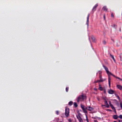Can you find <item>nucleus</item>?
Instances as JSON below:
<instances>
[{"mask_svg":"<svg viewBox=\"0 0 122 122\" xmlns=\"http://www.w3.org/2000/svg\"><path fill=\"white\" fill-rule=\"evenodd\" d=\"M118 117L117 115H114L113 116V118L115 119H117Z\"/></svg>","mask_w":122,"mask_h":122,"instance_id":"a211bd4d","label":"nucleus"},{"mask_svg":"<svg viewBox=\"0 0 122 122\" xmlns=\"http://www.w3.org/2000/svg\"><path fill=\"white\" fill-rule=\"evenodd\" d=\"M112 26L115 28H116V25H112Z\"/></svg>","mask_w":122,"mask_h":122,"instance_id":"cd10ccee","label":"nucleus"},{"mask_svg":"<svg viewBox=\"0 0 122 122\" xmlns=\"http://www.w3.org/2000/svg\"><path fill=\"white\" fill-rule=\"evenodd\" d=\"M107 111H111V110H110V109H107Z\"/></svg>","mask_w":122,"mask_h":122,"instance_id":"37998d69","label":"nucleus"},{"mask_svg":"<svg viewBox=\"0 0 122 122\" xmlns=\"http://www.w3.org/2000/svg\"><path fill=\"white\" fill-rule=\"evenodd\" d=\"M110 75H112V76H113L114 77H116V78H117L119 79L120 80L122 81V79H121L119 77H118L116 76H115L112 74L111 72V74H109V75H108V76H110Z\"/></svg>","mask_w":122,"mask_h":122,"instance_id":"0eeeda50","label":"nucleus"},{"mask_svg":"<svg viewBox=\"0 0 122 122\" xmlns=\"http://www.w3.org/2000/svg\"><path fill=\"white\" fill-rule=\"evenodd\" d=\"M115 95L117 98L119 97V96L116 94H115Z\"/></svg>","mask_w":122,"mask_h":122,"instance_id":"e433bc0d","label":"nucleus"},{"mask_svg":"<svg viewBox=\"0 0 122 122\" xmlns=\"http://www.w3.org/2000/svg\"><path fill=\"white\" fill-rule=\"evenodd\" d=\"M94 122H97V121L96 120H94Z\"/></svg>","mask_w":122,"mask_h":122,"instance_id":"a18cd8bd","label":"nucleus"},{"mask_svg":"<svg viewBox=\"0 0 122 122\" xmlns=\"http://www.w3.org/2000/svg\"><path fill=\"white\" fill-rule=\"evenodd\" d=\"M77 119L79 120H79H81V119H82L79 116H77Z\"/></svg>","mask_w":122,"mask_h":122,"instance_id":"aec40b11","label":"nucleus"},{"mask_svg":"<svg viewBox=\"0 0 122 122\" xmlns=\"http://www.w3.org/2000/svg\"><path fill=\"white\" fill-rule=\"evenodd\" d=\"M108 93L109 94H113L115 92L114 91L111 89L108 91Z\"/></svg>","mask_w":122,"mask_h":122,"instance_id":"9b49d317","label":"nucleus"},{"mask_svg":"<svg viewBox=\"0 0 122 122\" xmlns=\"http://www.w3.org/2000/svg\"><path fill=\"white\" fill-rule=\"evenodd\" d=\"M102 10L105 11H107V8L106 6H103L102 8Z\"/></svg>","mask_w":122,"mask_h":122,"instance_id":"1a4fd4ad","label":"nucleus"},{"mask_svg":"<svg viewBox=\"0 0 122 122\" xmlns=\"http://www.w3.org/2000/svg\"><path fill=\"white\" fill-rule=\"evenodd\" d=\"M118 122H122V120H119Z\"/></svg>","mask_w":122,"mask_h":122,"instance_id":"ea45409f","label":"nucleus"},{"mask_svg":"<svg viewBox=\"0 0 122 122\" xmlns=\"http://www.w3.org/2000/svg\"><path fill=\"white\" fill-rule=\"evenodd\" d=\"M98 5V4H97L93 6L92 9V11L93 12H94L96 10Z\"/></svg>","mask_w":122,"mask_h":122,"instance_id":"7ed1b4c3","label":"nucleus"},{"mask_svg":"<svg viewBox=\"0 0 122 122\" xmlns=\"http://www.w3.org/2000/svg\"><path fill=\"white\" fill-rule=\"evenodd\" d=\"M94 82H95V83H97L98 82V81H97V80L96 81H95Z\"/></svg>","mask_w":122,"mask_h":122,"instance_id":"79ce46f5","label":"nucleus"},{"mask_svg":"<svg viewBox=\"0 0 122 122\" xmlns=\"http://www.w3.org/2000/svg\"><path fill=\"white\" fill-rule=\"evenodd\" d=\"M120 107L122 109V103L121 102L120 103Z\"/></svg>","mask_w":122,"mask_h":122,"instance_id":"7c9ffc66","label":"nucleus"},{"mask_svg":"<svg viewBox=\"0 0 122 122\" xmlns=\"http://www.w3.org/2000/svg\"><path fill=\"white\" fill-rule=\"evenodd\" d=\"M103 17H104V19H105V15H104Z\"/></svg>","mask_w":122,"mask_h":122,"instance_id":"a19ab883","label":"nucleus"},{"mask_svg":"<svg viewBox=\"0 0 122 122\" xmlns=\"http://www.w3.org/2000/svg\"><path fill=\"white\" fill-rule=\"evenodd\" d=\"M110 56L111 57L112 59L115 62V59L114 58V56H113L110 55Z\"/></svg>","mask_w":122,"mask_h":122,"instance_id":"6ab92c4d","label":"nucleus"},{"mask_svg":"<svg viewBox=\"0 0 122 122\" xmlns=\"http://www.w3.org/2000/svg\"><path fill=\"white\" fill-rule=\"evenodd\" d=\"M81 107L82 109L85 108H84V106L83 105L81 104Z\"/></svg>","mask_w":122,"mask_h":122,"instance_id":"5701e85b","label":"nucleus"},{"mask_svg":"<svg viewBox=\"0 0 122 122\" xmlns=\"http://www.w3.org/2000/svg\"><path fill=\"white\" fill-rule=\"evenodd\" d=\"M97 100H98V101H99L100 100V99H99V98H97Z\"/></svg>","mask_w":122,"mask_h":122,"instance_id":"c03bdc74","label":"nucleus"},{"mask_svg":"<svg viewBox=\"0 0 122 122\" xmlns=\"http://www.w3.org/2000/svg\"><path fill=\"white\" fill-rule=\"evenodd\" d=\"M99 89L101 91L103 90L104 89L100 85H99Z\"/></svg>","mask_w":122,"mask_h":122,"instance_id":"4468645a","label":"nucleus"},{"mask_svg":"<svg viewBox=\"0 0 122 122\" xmlns=\"http://www.w3.org/2000/svg\"><path fill=\"white\" fill-rule=\"evenodd\" d=\"M85 116H86V120L87 122H89L88 120V117H87L86 114H85Z\"/></svg>","mask_w":122,"mask_h":122,"instance_id":"4be33fe9","label":"nucleus"},{"mask_svg":"<svg viewBox=\"0 0 122 122\" xmlns=\"http://www.w3.org/2000/svg\"><path fill=\"white\" fill-rule=\"evenodd\" d=\"M104 92H105V90H104Z\"/></svg>","mask_w":122,"mask_h":122,"instance_id":"8fccbe9b","label":"nucleus"},{"mask_svg":"<svg viewBox=\"0 0 122 122\" xmlns=\"http://www.w3.org/2000/svg\"><path fill=\"white\" fill-rule=\"evenodd\" d=\"M108 84L109 87L111 86V78L110 76H108Z\"/></svg>","mask_w":122,"mask_h":122,"instance_id":"423d86ee","label":"nucleus"},{"mask_svg":"<svg viewBox=\"0 0 122 122\" xmlns=\"http://www.w3.org/2000/svg\"><path fill=\"white\" fill-rule=\"evenodd\" d=\"M104 99L105 100H106V98H104Z\"/></svg>","mask_w":122,"mask_h":122,"instance_id":"de8ad7c7","label":"nucleus"},{"mask_svg":"<svg viewBox=\"0 0 122 122\" xmlns=\"http://www.w3.org/2000/svg\"><path fill=\"white\" fill-rule=\"evenodd\" d=\"M74 105L76 107L77 106V104L76 103V102H74Z\"/></svg>","mask_w":122,"mask_h":122,"instance_id":"393cba45","label":"nucleus"},{"mask_svg":"<svg viewBox=\"0 0 122 122\" xmlns=\"http://www.w3.org/2000/svg\"><path fill=\"white\" fill-rule=\"evenodd\" d=\"M86 109L89 111H92L94 110V108L90 106H88L86 107Z\"/></svg>","mask_w":122,"mask_h":122,"instance_id":"39448f33","label":"nucleus"},{"mask_svg":"<svg viewBox=\"0 0 122 122\" xmlns=\"http://www.w3.org/2000/svg\"><path fill=\"white\" fill-rule=\"evenodd\" d=\"M69 113V109L68 107H66L65 109V115L66 117H68Z\"/></svg>","mask_w":122,"mask_h":122,"instance_id":"f03ea898","label":"nucleus"},{"mask_svg":"<svg viewBox=\"0 0 122 122\" xmlns=\"http://www.w3.org/2000/svg\"><path fill=\"white\" fill-rule=\"evenodd\" d=\"M118 117L120 118V119H122V115H120Z\"/></svg>","mask_w":122,"mask_h":122,"instance_id":"a878e982","label":"nucleus"},{"mask_svg":"<svg viewBox=\"0 0 122 122\" xmlns=\"http://www.w3.org/2000/svg\"><path fill=\"white\" fill-rule=\"evenodd\" d=\"M111 16L112 17H114V15L112 13L111 14Z\"/></svg>","mask_w":122,"mask_h":122,"instance_id":"473e14b6","label":"nucleus"},{"mask_svg":"<svg viewBox=\"0 0 122 122\" xmlns=\"http://www.w3.org/2000/svg\"><path fill=\"white\" fill-rule=\"evenodd\" d=\"M86 96L83 95L79 96L78 97L77 99V101L78 102L80 101H83L86 98Z\"/></svg>","mask_w":122,"mask_h":122,"instance_id":"f257e3e1","label":"nucleus"},{"mask_svg":"<svg viewBox=\"0 0 122 122\" xmlns=\"http://www.w3.org/2000/svg\"><path fill=\"white\" fill-rule=\"evenodd\" d=\"M79 122H83V121L82 119H81L79 121Z\"/></svg>","mask_w":122,"mask_h":122,"instance_id":"c9c22d12","label":"nucleus"},{"mask_svg":"<svg viewBox=\"0 0 122 122\" xmlns=\"http://www.w3.org/2000/svg\"><path fill=\"white\" fill-rule=\"evenodd\" d=\"M100 80H103L102 79V76H100Z\"/></svg>","mask_w":122,"mask_h":122,"instance_id":"c756f323","label":"nucleus"},{"mask_svg":"<svg viewBox=\"0 0 122 122\" xmlns=\"http://www.w3.org/2000/svg\"><path fill=\"white\" fill-rule=\"evenodd\" d=\"M68 121L69 122H72V120L71 119H69Z\"/></svg>","mask_w":122,"mask_h":122,"instance_id":"bb28decb","label":"nucleus"},{"mask_svg":"<svg viewBox=\"0 0 122 122\" xmlns=\"http://www.w3.org/2000/svg\"><path fill=\"white\" fill-rule=\"evenodd\" d=\"M73 102L72 101L69 102L68 103V104L69 105L71 106Z\"/></svg>","mask_w":122,"mask_h":122,"instance_id":"412c9836","label":"nucleus"},{"mask_svg":"<svg viewBox=\"0 0 122 122\" xmlns=\"http://www.w3.org/2000/svg\"><path fill=\"white\" fill-rule=\"evenodd\" d=\"M103 43L105 44L106 43V42L105 41H103Z\"/></svg>","mask_w":122,"mask_h":122,"instance_id":"72a5a7b5","label":"nucleus"},{"mask_svg":"<svg viewBox=\"0 0 122 122\" xmlns=\"http://www.w3.org/2000/svg\"><path fill=\"white\" fill-rule=\"evenodd\" d=\"M117 87L118 89L120 90L122 89V86L121 85H117Z\"/></svg>","mask_w":122,"mask_h":122,"instance_id":"ddd939ff","label":"nucleus"},{"mask_svg":"<svg viewBox=\"0 0 122 122\" xmlns=\"http://www.w3.org/2000/svg\"><path fill=\"white\" fill-rule=\"evenodd\" d=\"M109 104H110V107H111L112 108V109L113 110H114V111H115V108L113 106V105L111 104V102L109 101Z\"/></svg>","mask_w":122,"mask_h":122,"instance_id":"6e6552de","label":"nucleus"},{"mask_svg":"<svg viewBox=\"0 0 122 122\" xmlns=\"http://www.w3.org/2000/svg\"><path fill=\"white\" fill-rule=\"evenodd\" d=\"M90 14H88L87 17V20L86 22V24L87 25V26H88L89 25V19Z\"/></svg>","mask_w":122,"mask_h":122,"instance_id":"9d476101","label":"nucleus"},{"mask_svg":"<svg viewBox=\"0 0 122 122\" xmlns=\"http://www.w3.org/2000/svg\"><path fill=\"white\" fill-rule=\"evenodd\" d=\"M59 111H57L56 112V114H59Z\"/></svg>","mask_w":122,"mask_h":122,"instance_id":"2f4dec72","label":"nucleus"},{"mask_svg":"<svg viewBox=\"0 0 122 122\" xmlns=\"http://www.w3.org/2000/svg\"><path fill=\"white\" fill-rule=\"evenodd\" d=\"M120 57L121 60L122 61V54H121L120 55Z\"/></svg>","mask_w":122,"mask_h":122,"instance_id":"b1692460","label":"nucleus"},{"mask_svg":"<svg viewBox=\"0 0 122 122\" xmlns=\"http://www.w3.org/2000/svg\"><path fill=\"white\" fill-rule=\"evenodd\" d=\"M94 90L95 91H97V89L96 88H94Z\"/></svg>","mask_w":122,"mask_h":122,"instance_id":"49530a36","label":"nucleus"},{"mask_svg":"<svg viewBox=\"0 0 122 122\" xmlns=\"http://www.w3.org/2000/svg\"><path fill=\"white\" fill-rule=\"evenodd\" d=\"M117 98H118V99L119 100V101H120L121 100V99H120V98L119 97H118Z\"/></svg>","mask_w":122,"mask_h":122,"instance_id":"4c0bfd02","label":"nucleus"},{"mask_svg":"<svg viewBox=\"0 0 122 122\" xmlns=\"http://www.w3.org/2000/svg\"><path fill=\"white\" fill-rule=\"evenodd\" d=\"M103 67L105 70L107 75H109V74H111V72L109 71L108 68L105 66L103 65Z\"/></svg>","mask_w":122,"mask_h":122,"instance_id":"20e7f679","label":"nucleus"},{"mask_svg":"<svg viewBox=\"0 0 122 122\" xmlns=\"http://www.w3.org/2000/svg\"><path fill=\"white\" fill-rule=\"evenodd\" d=\"M98 73H99V74H101L102 72L101 71H99Z\"/></svg>","mask_w":122,"mask_h":122,"instance_id":"f704fd0d","label":"nucleus"},{"mask_svg":"<svg viewBox=\"0 0 122 122\" xmlns=\"http://www.w3.org/2000/svg\"><path fill=\"white\" fill-rule=\"evenodd\" d=\"M86 108H85L82 109L83 112L85 113H87V112L86 111Z\"/></svg>","mask_w":122,"mask_h":122,"instance_id":"f3484780","label":"nucleus"},{"mask_svg":"<svg viewBox=\"0 0 122 122\" xmlns=\"http://www.w3.org/2000/svg\"><path fill=\"white\" fill-rule=\"evenodd\" d=\"M113 122H117L116 121H114Z\"/></svg>","mask_w":122,"mask_h":122,"instance_id":"09e8293b","label":"nucleus"},{"mask_svg":"<svg viewBox=\"0 0 122 122\" xmlns=\"http://www.w3.org/2000/svg\"><path fill=\"white\" fill-rule=\"evenodd\" d=\"M117 98H118V99L119 100V101H120L121 100V99H120V98L119 97H118Z\"/></svg>","mask_w":122,"mask_h":122,"instance_id":"58836bf2","label":"nucleus"},{"mask_svg":"<svg viewBox=\"0 0 122 122\" xmlns=\"http://www.w3.org/2000/svg\"><path fill=\"white\" fill-rule=\"evenodd\" d=\"M106 79H105L103 80H97V81H98V82H100L103 81H105Z\"/></svg>","mask_w":122,"mask_h":122,"instance_id":"2eb2a0df","label":"nucleus"},{"mask_svg":"<svg viewBox=\"0 0 122 122\" xmlns=\"http://www.w3.org/2000/svg\"><path fill=\"white\" fill-rule=\"evenodd\" d=\"M91 39L93 42H95V39L94 37L93 36H92L91 37Z\"/></svg>","mask_w":122,"mask_h":122,"instance_id":"dca6fc26","label":"nucleus"},{"mask_svg":"<svg viewBox=\"0 0 122 122\" xmlns=\"http://www.w3.org/2000/svg\"><path fill=\"white\" fill-rule=\"evenodd\" d=\"M105 105H102V106H105L106 107H109V106L108 104L107 101H106L105 102Z\"/></svg>","mask_w":122,"mask_h":122,"instance_id":"f8f14e48","label":"nucleus"},{"mask_svg":"<svg viewBox=\"0 0 122 122\" xmlns=\"http://www.w3.org/2000/svg\"><path fill=\"white\" fill-rule=\"evenodd\" d=\"M68 89H69V88H67V87H66V92H68Z\"/></svg>","mask_w":122,"mask_h":122,"instance_id":"c85d7f7f","label":"nucleus"}]
</instances>
